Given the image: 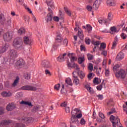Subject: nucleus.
Wrapping results in <instances>:
<instances>
[{
	"mask_svg": "<svg viewBox=\"0 0 127 127\" xmlns=\"http://www.w3.org/2000/svg\"><path fill=\"white\" fill-rule=\"evenodd\" d=\"M13 46L16 49H22V41L19 39H15L13 42Z\"/></svg>",
	"mask_w": 127,
	"mask_h": 127,
	"instance_id": "1",
	"label": "nucleus"
},
{
	"mask_svg": "<svg viewBox=\"0 0 127 127\" xmlns=\"http://www.w3.org/2000/svg\"><path fill=\"white\" fill-rule=\"evenodd\" d=\"M79 123V120L76 117V115L73 114V111H72L71 121H70V127H72V125H78Z\"/></svg>",
	"mask_w": 127,
	"mask_h": 127,
	"instance_id": "2",
	"label": "nucleus"
},
{
	"mask_svg": "<svg viewBox=\"0 0 127 127\" xmlns=\"http://www.w3.org/2000/svg\"><path fill=\"white\" fill-rule=\"evenodd\" d=\"M8 53L11 59H15L18 56L17 51L15 50H9Z\"/></svg>",
	"mask_w": 127,
	"mask_h": 127,
	"instance_id": "3",
	"label": "nucleus"
},
{
	"mask_svg": "<svg viewBox=\"0 0 127 127\" xmlns=\"http://www.w3.org/2000/svg\"><path fill=\"white\" fill-rule=\"evenodd\" d=\"M3 38L4 41H10V40L12 39V32H8L6 33L3 36Z\"/></svg>",
	"mask_w": 127,
	"mask_h": 127,
	"instance_id": "4",
	"label": "nucleus"
},
{
	"mask_svg": "<svg viewBox=\"0 0 127 127\" xmlns=\"http://www.w3.org/2000/svg\"><path fill=\"white\" fill-rule=\"evenodd\" d=\"M116 76L117 78H122V79H124L126 77V71L124 70V69H121L118 72H116Z\"/></svg>",
	"mask_w": 127,
	"mask_h": 127,
	"instance_id": "5",
	"label": "nucleus"
},
{
	"mask_svg": "<svg viewBox=\"0 0 127 127\" xmlns=\"http://www.w3.org/2000/svg\"><path fill=\"white\" fill-rule=\"evenodd\" d=\"M21 90L26 91H36V88L29 85H25L21 87Z\"/></svg>",
	"mask_w": 127,
	"mask_h": 127,
	"instance_id": "6",
	"label": "nucleus"
},
{
	"mask_svg": "<svg viewBox=\"0 0 127 127\" xmlns=\"http://www.w3.org/2000/svg\"><path fill=\"white\" fill-rule=\"evenodd\" d=\"M48 11H49V12L48 13L47 15V22H48V21H51L52 20V18L53 16V11L51 10V9L50 7L48 8Z\"/></svg>",
	"mask_w": 127,
	"mask_h": 127,
	"instance_id": "7",
	"label": "nucleus"
},
{
	"mask_svg": "<svg viewBox=\"0 0 127 127\" xmlns=\"http://www.w3.org/2000/svg\"><path fill=\"white\" fill-rule=\"evenodd\" d=\"M62 41V37H61V35H58L56 38V44L53 46V48H54V49H56V48H57V43H60Z\"/></svg>",
	"mask_w": 127,
	"mask_h": 127,
	"instance_id": "8",
	"label": "nucleus"
},
{
	"mask_svg": "<svg viewBox=\"0 0 127 127\" xmlns=\"http://www.w3.org/2000/svg\"><path fill=\"white\" fill-rule=\"evenodd\" d=\"M24 65V61L22 59H20L16 62V66L17 68H22Z\"/></svg>",
	"mask_w": 127,
	"mask_h": 127,
	"instance_id": "9",
	"label": "nucleus"
},
{
	"mask_svg": "<svg viewBox=\"0 0 127 127\" xmlns=\"http://www.w3.org/2000/svg\"><path fill=\"white\" fill-rule=\"evenodd\" d=\"M33 122V119L31 117L25 118L22 120V123H25V124H30Z\"/></svg>",
	"mask_w": 127,
	"mask_h": 127,
	"instance_id": "10",
	"label": "nucleus"
},
{
	"mask_svg": "<svg viewBox=\"0 0 127 127\" xmlns=\"http://www.w3.org/2000/svg\"><path fill=\"white\" fill-rule=\"evenodd\" d=\"M15 108V105L13 103H9L6 107V110L8 112H10V111H12Z\"/></svg>",
	"mask_w": 127,
	"mask_h": 127,
	"instance_id": "11",
	"label": "nucleus"
},
{
	"mask_svg": "<svg viewBox=\"0 0 127 127\" xmlns=\"http://www.w3.org/2000/svg\"><path fill=\"white\" fill-rule=\"evenodd\" d=\"M74 54L72 53V54H68L67 55V56H68V57H69L70 59V61L71 62V63H74V61H77V57H75Z\"/></svg>",
	"mask_w": 127,
	"mask_h": 127,
	"instance_id": "12",
	"label": "nucleus"
},
{
	"mask_svg": "<svg viewBox=\"0 0 127 127\" xmlns=\"http://www.w3.org/2000/svg\"><path fill=\"white\" fill-rule=\"evenodd\" d=\"M74 73H76V71H74L72 73L73 77V83L75 85H78L79 84V83H80V80H79V79H78V77H77V76H75Z\"/></svg>",
	"mask_w": 127,
	"mask_h": 127,
	"instance_id": "13",
	"label": "nucleus"
},
{
	"mask_svg": "<svg viewBox=\"0 0 127 127\" xmlns=\"http://www.w3.org/2000/svg\"><path fill=\"white\" fill-rule=\"evenodd\" d=\"M99 6L100 3L99 2V0H96L92 6L93 9L94 10H97V9L99 8Z\"/></svg>",
	"mask_w": 127,
	"mask_h": 127,
	"instance_id": "14",
	"label": "nucleus"
},
{
	"mask_svg": "<svg viewBox=\"0 0 127 127\" xmlns=\"http://www.w3.org/2000/svg\"><path fill=\"white\" fill-rule=\"evenodd\" d=\"M124 58L125 55L124 54V53H123V52H120L118 54L116 57V59L118 60V61H121V60H123Z\"/></svg>",
	"mask_w": 127,
	"mask_h": 127,
	"instance_id": "15",
	"label": "nucleus"
},
{
	"mask_svg": "<svg viewBox=\"0 0 127 127\" xmlns=\"http://www.w3.org/2000/svg\"><path fill=\"white\" fill-rule=\"evenodd\" d=\"M42 65H43L45 68H50V67H51V64H50V63H49V62H47L46 60L42 62Z\"/></svg>",
	"mask_w": 127,
	"mask_h": 127,
	"instance_id": "16",
	"label": "nucleus"
},
{
	"mask_svg": "<svg viewBox=\"0 0 127 127\" xmlns=\"http://www.w3.org/2000/svg\"><path fill=\"white\" fill-rule=\"evenodd\" d=\"M6 23H7V21H6L5 18L0 15V25L6 24Z\"/></svg>",
	"mask_w": 127,
	"mask_h": 127,
	"instance_id": "17",
	"label": "nucleus"
},
{
	"mask_svg": "<svg viewBox=\"0 0 127 127\" xmlns=\"http://www.w3.org/2000/svg\"><path fill=\"white\" fill-rule=\"evenodd\" d=\"M117 118H119V117H115V116L113 115H112L110 117L111 121H115V122L111 121L113 124V127H116V126L117 125V121L116 120H117Z\"/></svg>",
	"mask_w": 127,
	"mask_h": 127,
	"instance_id": "18",
	"label": "nucleus"
},
{
	"mask_svg": "<svg viewBox=\"0 0 127 127\" xmlns=\"http://www.w3.org/2000/svg\"><path fill=\"white\" fill-rule=\"evenodd\" d=\"M25 9H26L27 10V11H28V12L29 13L32 14V17L33 18V20H34V21H35V22H36V21H37V20H36V18H35V16H34V15H33V14H32V11H31V10H30V9L27 6H25Z\"/></svg>",
	"mask_w": 127,
	"mask_h": 127,
	"instance_id": "19",
	"label": "nucleus"
},
{
	"mask_svg": "<svg viewBox=\"0 0 127 127\" xmlns=\"http://www.w3.org/2000/svg\"><path fill=\"white\" fill-rule=\"evenodd\" d=\"M82 28L84 29H86L88 33H91L92 32V26H90V24L86 25V27L85 26H82Z\"/></svg>",
	"mask_w": 127,
	"mask_h": 127,
	"instance_id": "20",
	"label": "nucleus"
},
{
	"mask_svg": "<svg viewBox=\"0 0 127 127\" xmlns=\"http://www.w3.org/2000/svg\"><path fill=\"white\" fill-rule=\"evenodd\" d=\"M1 96L4 97H10L11 96L12 94L11 92L8 91H4L1 94Z\"/></svg>",
	"mask_w": 127,
	"mask_h": 127,
	"instance_id": "21",
	"label": "nucleus"
},
{
	"mask_svg": "<svg viewBox=\"0 0 127 127\" xmlns=\"http://www.w3.org/2000/svg\"><path fill=\"white\" fill-rule=\"evenodd\" d=\"M67 55V54L64 53L63 54V56L59 57L57 59L58 61H59V62H63L64 60H65V56Z\"/></svg>",
	"mask_w": 127,
	"mask_h": 127,
	"instance_id": "22",
	"label": "nucleus"
},
{
	"mask_svg": "<svg viewBox=\"0 0 127 127\" xmlns=\"http://www.w3.org/2000/svg\"><path fill=\"white\" fill-rule=\"evenodd\" d=\"M24 43L25 44H31V40L28 37H24Z\"/></svg>",
	"mask_w": 127,
	"mask_h": 127,
	"instance_id": "23",
	"label": "nucleus"
},
{
	"mask_svg": "<svg viewBox=\"0 0 127 127\" xmlns=\"http://www.w3.org/2000/svg\"><path fill=\"white\" fill-rule=\"evenodd\" d=\"M20 104L21 105H26L29 107H32V104H31V102L28 101H22L20 102Z\"/></svg>",
	"mask_w": 127,
	"mask_h": 127,
	"instance_id": "24",
	"label": "nucleus"
},
{
	"mask_svg": "<svg viewBox=\"0 0 127 127\" xmlns=\"http://www.w3.org/2000/svg\"><path fill=\"white\" fill-rule=\"evenodd\" d=\"M77 74L80 79H84L85 78V73L83 71H77Z\"/></svg>",
	"mask_w": 127,
	"mask_h": 127,
	"instance_id": "25",
	"label": "nucleus"
},
{
	"mask_svg": "<svg viewBox=\"0 0 127 127\" xmlns=\"http://www.w3.org/2000/svg\"><path fill=\"white\" fill-rule=\"evenodd\" d=\"M8 49V45L5 44L4 47L1 49V50H0V53H3Z\"/></svg>",
	"mask_w": 127,
	"mask_h": 127,
	"instance_id": "26",
	"label": "nucleus"
},
{
	"mask_svg": "<svg viewBox=\"0 0 127 127\" xmlns=\"http://www.w3.org/2000/svg\"><path fill=\"white\" fill-rule=\"evenodd\" d=\"M78 35L80 39H83V38H84V34L83 31L81 29L78 30Z\"/></svg>",
	"mask_w": 127,
	"mask_h": 127,
	"instance_id": "27",
	"label": "nucleus"
},
{
	"mask_svg": "<svg viewBox=\"0 0 127 127\" xmlns=\"http://www.w3.org/2000/svg\"><path fill=\"white\" fill-rule=\"evenodd\" d=\"M98 22L100 24H105L106 25H107L108 23V20H106V19H99Z\"/></svg>",
	"mask_w": 127,
	"mask_h": 127,
	"instance_id": "28",
	"label": "nucleus"
},
{
	"mask_svg": "<svg viewBox=\"0 0 127 127\" xmlns=\"http://www.w3.org/2000/svg\"><path fill=\"white\" fill-rule=\"evenodd\" d=\"M72 64H71V63H70L69 62H67V65L68 68H74L75 69V68H76V66H77V64H75V63H72Z\"/></svg>",
	"mask_w": 127,
	"mask_h": 127,
	"instance_id": "29",
	"label": "nucleus"
},
{
	"mask_svg": "<svg viewBox=\"0 0 127 127\" xmlns=\"http://www.w3.org/2000/svg\"><path fill=\"white\" fill-rule=\"evenodd\" d=\"M10 123H11V120H2L1 122V125L7 126V125H9Z\"/></svg>",
	"mask_w": 127,
	"mask_h": 127,
	"instance_id": "30",
	"label": "nucleus"
},
{
	"mask_svg": "<svg viewBox=\"0 0 127 127\" xmlns=\"http://www.w3.org/2000/svg\"><path fill=\"white\" fill-rule=\"evenodd\" d=\"M85 87L87 91L89 92V93H94V90H93L92 87H90V85L87 84L85 86Z\"/></svg>",
	"mask_w": 127,
	"mask_h": 127,
	"instance_id": "31",
	"label": "nucleus"
},
{
	"mask_svg": "<svg viewBox=\"0 0 127 127\" xmlns=\"http://www.w3.org/2000/svg\"><path fill=\"white\" fill-rule=\"evenodd\" d=\"M47 4L48 6H50L52 9H54L55 7L54 6V4H53V1L52 0L49 1L47 2Z\"/></svg>",
	"mask_w": 127,
	"mask_h": 127,
	"instance_id": "32",
	"label": "nucleus"
},
{
	"mask_svg": "<svg viewBox=\"0 0 127 127\" xmlns=\"http://www.w3.org/2000/svg\"><path fill=\"white\" fill-rule=\"evenodd\" d=\"M108 5L111 6L112 5H115V1L114 0H108L107 1Z\"/></svg>",
	"mask_w": 127,
	"mask_h": 127,
	"instance_id": "33",
	"label": "nucleus"
},
{
	"mask_svg": "<svg viewBox=\"0 0 127 127\" xmlns=\"http://www.w3.org/2000/svg\"><path fill=\"white\" fill-rule=\"evenodd\" d=\"M19 80V77L17 76L16 79L14 81V82L12 83V87H16V85L18 84V81Z\"/></svg>",
	"mask_w": 127,
	"mask_h": 127,
	"instance_id": "34",
	"label": "nucleus"
},
{
	"mask_svg": "<svg viewBox=\"0 0 127 127\" xmlns=\"http://www.w3.org/2000/svg\"><path fill=\"white\" fill-rule=\"evenodd\" d=\"M18 33L21 35V34H24L25 33V30L24 28H21L18 31Z\"/></svg>",
	"mask_w": 127,
	"mask_h": 127,
	"instance_id": "35",
	"label": "nucleus"
},
{
	"mask_svg": "<svg viewBox=\"0 0 127 127\" xmlns=\"http://www.w3.org/2000/svg\"><path fill=\"white\" fill-rule=\"evenodd\" d=\"M106 49V44L102 43L101 44L100 47L99 48L100 51H103Z\"/></svg>",
	"mask_w": 127,
	"mask_h": 127,
	"instance_id": "36",
	"label": "nucleus"
},
{
	"mask_svg": "<svg viewBox=\"0 0 127 127\" xmlns=\"http://www.w3.org/2000/svg\"><path fill=\"white\" fill-rule=\"evenodd\" d=\"M65 83L67 84V85H69V86H72V80L70 78H68L65 80Z\"/></svg>",
	"mask_w": 127,
	"mask_h": 127,
	"instance_id": "37",
	"label": "nucleus"
},
{
	"mask_svg": "<svg viewBox=\"0 0 127 127\" xmlns=\"http://www.w3.org/2000/svg\"><path fill=\"white\" fill-rule=\"evenodd\" d=\"M84 61H85V58L80 57L79 58H78V62L79 64H82V63H83V62H84Z\"/></svg>",
	"mask_w": 127,
	"mask_h": 127,
	"instance_id": "38",
	"label": "nucleus"
},
{
	"mask_svg": "<svg viewBox=\"0 0 127 127\" xmlns=\"http://www.w3.org/2000/svg\"><path fill=\"white\" fill-rule=\"evenodd\" d=\"M64 10L65 11L66 13H67V15H68L69 16H71V11H70V10H68V8H67V7H64Z\"/></svg>",
	"mask_w": 127,
	"mask_h": 127,
	"instance_id": "39",
	"label": "nucleus"
},
{
	"mask_svg": "<svg viewBox=\"0 0 127 127\" xmlns=\"http://www.w3.org/2000/svg\"><path fill=\"white\" fill-rule=\"evenodd\" d=\"M24 77L26 80H29V79H30V75L27 73V72H25L24 74Z\"/></svg>",
	"mask_w": 127,
	"mask_h": 127,
	"instance_id": "40",
	"label": "nucleus"
},
{
	"mask_svg": "<svg viewBox=\"0 0 127 127\" xmlns=\"http://www.w3.org/2000/svg\"><path fill=\"white\" fill-rule=\"evenodd\" d=\"M88 70H90V71H93V69H94V65H93V64L89 63L88 64Z\"/></svg>",
	"mask_w": 127,
	"mask_h": 127,
	"instance_id": "41",
	"label": "nucleus"
},
{
	"mask_svg": "<svg viewBox=\"0 0 127 127\" xmlns=\"http://www.w3.org/2000/svg\"><path fill=\"white\" fill-rule=\"evenodd\" d=\"M96 97L98 98V100H99V101H102V100L104 99V95H101V94L96 95Z\"/></svg>",
	"mask_w": 127,
	"mask_h": 127,
	"instance_id": "42",
	"label": "nucleus"
},
{
	"mask_svg": "<svg viewBox=\"0 0 127 127\" xmlns=\"http://www.w3.org/2000/svg\"><path fill=\"white\" fill-rule=\"evenodd\" d=\"M14 127H24V124H21L19 123H15L13 124Z\"/></svg>",
	"mask_w": 127,
	"mask_h": 127,
	"instance_id": "43",
	"label": "nucleus"
},
{
	"mask_svg": "<svg viewBox=\"0 0 127 127\" xmlns=\"http://www.w3.org/2000/svg\"><path fill=\"white\" fill-rule=\"evenodd\" d=\"M111 33H115V32H119V31H118L117 30V28H116V27H112L111 28Z\"/></svg>",
	"mask_w": 127,
	"mask_h": 127,
	"instance_id": "44",
	"label": "nucleus"
},
{
	"mask_svg": "<svg viewBox=\"0 0 127 127\" xmlns=\"http://www.w3.org/2000/svg\"><path fill=\"white\" fill-rule=\"evenodd\" d=\"M105 76L106 77H109L110 76V69H105Z\"/></svg>",
	"mask_w": 127,
	"mask_h": 127,
	"instance_id": "45",
	"label": "nucleus"
},
{
	"mask_svg": "<svg viewBox=\"0 0 127 127\" xmlns=\"http://www.w3.org/2000/svg\"><path fill=\"white\" fill-rule=\"evenodd\" d=\"M108 20H112V19H113V14H112V13L110 12L108 14Z\"/></svg>",
	"mask_w": 127,
	"mask_h": 127,
	"instance_id": "46",
	"label": "nucleus"
},
{
	"mask_svg": "<svg viewBox=\"0 0 127 127\" xmlns=\"http://www.w3.org/2000/svg\"><path fill=\"white\" fill-rule=\"evenodd\" d=\"M116 121H117L116 125L118 127H123L121 126V123L120 122V119L119 118H117L116 120Z\"/></svg>",
	"mask_w": 127,
	"mask_h": 127,
	"instance_id": "47",
	"label": "nucleus"
},
{
	"mask_svg": "<svg viewBox=\"0 0 127 127\" xmlns=\"http://www.w3.org/2000/svg\"><path fill=\"white\" fill-rule=\"evenodd\" d=\"M94 56L90 54H87V58L88 60H93V58Z\"/></svg>",
	"mask_w": 127,
	"mask_h": 127,
	"instance_id": "48",
	"label": "nucleus"
},
{
	"mask_svg": "<svg viewBox=\"0 0 127 127\" xmlns=\"http://www.w3.org/2000/svg\"><path fill=\"white\" fill-rule=\"evenodd\" d=\"M55 90H57V91H59L60 89V84H58L55 85L54 86Z\"/></svg>",
	"mask_w": 127,
	"mask_h": 127,
	"instance_id": "49",
	"label": "nucleus"
},
{
	"mask_svg": "<svg viewBox=\"0 0 127 127\" xmlns=\"http://www.w3.org/2000/svg\"><path fill=\"white\" fill-rule=\"evenodd\" d=\"M87 9L88 10V11H93V10H95L93 9V7L90 5L87 6Z\"/></svg>",
	"mask_w": 127,
	"mask_h": 127,
	"instance_id": "50",
	"label": "nucleus"
},
{
	"mask_svg": "<svg viewBox=\"0 0 127 127\" xmlns=\"http://www.w3.org/2000/svg\"><path fill=\"white\" fill-rule=\"evenodd\" d=\"M121 38L123 39H126L127 37V36L126 34L124 33H122L121 35Z\"/></svg>",
	"mask_w": 127,
	"mask_h": 127,
	"instance_id": "51",
	"label": "nucleus"
},
{
	"mask_svg": "<svg viewBox=\"0 0 127 127\" xmlns=\"http://www.w3.org/2000/svg\"><path fill=\"white\" fill-rule=\"evenodd\" d=\"M118 68H120V64H116L113 67V71H117V69H118Z\"/></svg>",
	"mask_w": 127,
	"mask_h": 127,
	"instance_id": "52",
	"label": "nucleus"
},
{
	"mask_svg": "<svg viewBox=\"0 0 127 127\" xmlns=\"http://www.w3.org/2000/svg\"><path fill=\"white\" fill-rule=\"evenodd\" d=\"M93 83H94V84H96V85H98V84H99V80L98 79V78L95 77L94 80H93Z\"/></svg>",
	"mask_w": 127,
	"mask_h": 127,
	"instance_id": "53",
	"label": "nucleus"
},
{
	"mask_svg": "<svg viewBox=\"0 0 127 127\" xmlns=\"http://www.w3.org/2000/svg\"><path fill=\"white\" fill-rule=\"evenodd\" d=\"M102 52L101 53L102 55H103L104 56L106 57L107 55V51H104L103 50Z\"/></svg>",
	"mask_w": 127,
	"mask_h": 127,
	"instance_id": "54",
	"label": "nucleus"
},
{
	"mask_svg": "<svg viewBox=\"0 0 127 127\" xmlns=\"http://www.w3.org/2000/svg\"><path fill=\"white\" fill-rule=\"evenodd\" d=\"M85 43H86V44H90V42H91V40H90V39L86 38L85 39Z\"/></svg>",
	"mask_w": 127,
	"mask_h": 127,
	"instance_id": "55",
	"label": "nucleus"
},
{
	"mask_svg": "<svg viewBox=\"0 0 127 127\" xmlns=\"http://www.w3.org/2000/svg\"><path fill=\"white\" fill-rule=\"evenodd\" d=\"M103 89V85L101 84L97 87V89L98 91H101Z\"/></svg>",
	"mask_w": 127,
	"mask_h": 127,
	"instance_id": "56",
	"label": "nucleus"
},
{
	"mask_svg": "<svg viewBox=\"0 0 127 127\" xmlns=\"http://www.w3.org/2000/svg\"><path fill=\"white\" fill-rule=\"evenodd\" d=\"M116 46H117V42L116 41L113 42L112 49H114Z\"/></svg>",
	"mask_w": 127,
	"mask_h": 127,
	"instance_id": "57",
	"label": "nucleus"
},
{
	"mask_svg": "<svg viewBox=\"0 0 127 127\" xmlns=\"http://www.w3.org/2000/svg\"><path fill=\"white\" fill-rule=\"evenodd\" d=\"M4 112V109L1 107H0V115H3Z\"/></svg>",
	"mask_w": 127,
	"mask_h": 127,
	"instance_id": "58",
	"label": "nucleus"
},
{
	"mask_svg": "<svg viewBox=\"0 0 127 127\" xmlns=\"http://www.w3.org/2000/svg\"><path fill=\"white\" fill-rule=\"evenodd\" d=\"M80 124L81 125H85L86 124V121L84 119V118H82L81 121H80Z\"/></svg>",
	"mask_w": 127,
	"mask_h": 127,
	"instance_id": "59",
	"label": "nucleus"
},
{
	"mask_svg": "<svg viewBox=\"0 0 127 127\" xmlns=\"http://www.w3.org/2000/svg\"><path fill=\"white\" fill-rule=\"evenodd\" d=\"M99 117L101 118V119H105V115L102 113H99Z\"/></svg>",
	"mask_w": 127,
	"mask_h": 127,
	"instance_id": "60",
	"label": "nucleus"
},
{
	"mask_svg": "<svg viewBox=\"0 0 127 127\" xmlns=\"http://www.w3.org/2000/svg\"><path fill=\"white\" fill-rule=\"evenodd\" d=\"M65 110L67 114L70 113V108H69V107H65Z\"/></svg>",
	"mask_w": 127,
	"mask_h": 127,
	"instance_id": "61",
	"label": "nucleus"
},
{
	"mask_svg": "<svg viewBox=\"0 0 127 127\" xmlns=\"http://www.w3.org/2000/svg\"><path fill=\"white\" fill-rule=\"evenodd\" d=\"M75 118H76V119H81V118H82V114L79 113L78 114H77V115L76 116H75Z\"/></svg>",
	"mask_w": 127,
	"mask_h": 127,
	"instance_id": "62",
	"label": "nucleus"
},
{
	"mask_svg": "<svg viewBox=\"0 0 127 127\" xmlns=\"http://www.w3.org/2000/svg\"><path fill=\"white\" fill-rule=\"evenodd\" d=\"M24 19L25 21H27V22H29L30 18L29 16L24 17Z\"/></svg>",
	"mask_w": 127,
	"mask_h": 127,
	"instance_id": "63",
	"label": "nucleus"
},
{
	"mask_svg": "<svg viewBox=\"0 0 127 127\" xmlns=\"http://www.w3.org/2000/svg\"><path fill=\"white\" fill-rule=\"evenodd\" d=\"M53 19L55 21H59V17L58 16L54 17Z\"/></svg>",
	"mask_w": 127,
	"mask_h": 127,
	"instance_id": "64",
	"label": "nucleus"
}]
</instances>
